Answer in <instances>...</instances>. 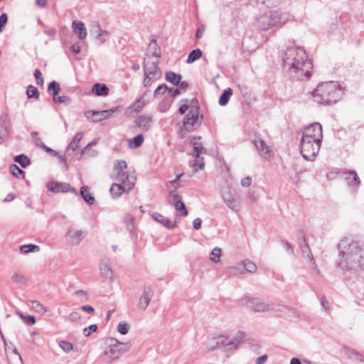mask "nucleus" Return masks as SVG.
<instances>
[{
	"label": "nucleus",
	"instance_id": "1",
	"mask_svg": "<svg viewBox=\"0 0 364 364\" xmlns=\"http://www.w3.org/2000/svg\"><path fill=\"white\" fill-rule=\"evenodd\" d=\"M284 74L292 81L307 80L311 76L312 62L301 47H287L282 56Z\"/></svg>",
	"mask_w": 364,
	"mask_h": 364
},
{
	"label": "nucleus",
	"instance_id": "2",
	"mask_svg": "<svg viewBox=\"0 0 364 364\" xmlns=\"http://www.w3.org/2000/svg\"><path fill=\"white\" fill-rule=\"evenodd\" d=\"M339 259L336 262L337 267L341 270L357 275L363 270L364 259V242L354 241L344 237L340 240L337 246Z\"/></svg>",
	"mask_w": 364,
	"mask_h": 364
},
{
	"label": "nucleus",
	"instance_id": "3",
	"mask_svg": "<svg viewBox=\"0 0 364 364\" xmlns=\"http://www.w3.org/2000/svg\"><path fill=\"white\" fill-rule=\"evenodd\" d=\"M342 95V87L336 81L321 82L312 92L314 100L321 105L334 104L341 99Z\"/></svg>",
	"mask_w": 364,
	"mask_h": 364
},
{
	"label": "nucleus",
	"instance_id": "4",
	"mask_svg": "<svg viewBox=\"0 0 364 364\" xmlns=\"http://www.w3.org/2000/svg\"><path fill=\"white\" fill-rule=\"evenodd\" d=\"M289 15L280 10H271L262 14L257 21V27L268 31L281 27L289 20Z\"/></svg>",
	"mask_w": 364,
	"mask_h": 364
},
{
	"label": "nucleus",
	"instance_id": "5",
	"mask_svg": "<svg viewBox=\"0 0 364 364\" xmlns=\"http://www.w3.org/2000/svg\"><path fill=\"white\" fill-rule=\"evenodd\" d=\"M309 138H301L300 141V152L302 156L307 161H314L318 154L321 142L316 139L309 140Z\"/></svg>",
	"mask_w": 364,
	"mask_h": 364
},
{
	"label": "nucleus",
	"instance_id": "6",
	"mask_svg": "<svg viewBox=\"0 0 364 364\" xmlns=\"http://www.w3.org/2000/svg\"><path fill=\"white\" fill-rule=\"evenodd\" d=\"M121 106H116L111 109L102 111L87 110L85 112L84 114L87 120L97 123L109 118L113 114L121 109Z\"/></svg>",
	"mask_w": 364,
	"mask_h": 364
},
{
	"label": "nucleus",
	"instance_id": "7",
	"mask_svg": "<svg viewBox=\"0 0 364 364\" xmlns=\"http://www.w3.org/2000/svg\"><path fill=\"white\" fill-rule=\"evenodd\" d=\"M199 117V107L196 106L194 109L190 110L183 121V128L178 134H182L183 130L193 132L196 129L197 122Z\"/></svg>",
	"mask_w": 364,
	"mask_h": 364
},
{
	"label": "nucleus",
	"instance_id": "8",
	"mask_svg": "<svg viewBox=\"0 0 364 364\" xmlns=\"http://www.w3.org/2000/svg\"><path fill=\"white\" fill-rule=\"evenodd\" d=\"M302 138H309V140L316 139L321 142L323 138L322 127L318 122H314L307 127Z\"/></svg>",
	"mask_w": 364,
	"mask_h": 364
},
{
	"label": "nucleus",
	"instance_id": "9",
	"mask_svg": "<svg viewBox=\"0 0 364 364\" xmlns=\"http://www.w3.org/2000/svg\"><path fill=\"white\" fill-rule=\"evenodd\" d=\"M200 139V136H194L190 144L193 147V156L195 158L196 166H198L199 169H203L204 167V163L203 162V157L200 158V153L203 150H205V148L203 144L199 141Z\"/></svg>",
	"mask_w": 364,
	"mask_h": 364
},
{
	"label": "nucleus",
	"instance_id": "10",
	"mask_svg": "<svg viewBox=\"0 0 364 364\" xmlns=\"http://www.w3.org/2000/svg\"><path fill=\"white\" fill-rule=\"evenodd\" d=\"M158 64L159 61L151 62L144 59L143 62L144 75L154 77V79L159 80L162 76V73Z\"/></svg>",
	"mask_w": 364,
	"mask_h": 364
},
{
	"label": "nucleus",
	"instance_id": "11",
	"mask_svg": "<svg viewBox=\"0 0 364 364\" xmlns=\"http://www.w3.org/2000/svg\"><path fill=\"white\" fill-rule=\"evenodd\" d=\"M215 345H214L212 347L208 348L206 350V353H209L211 351L215 350L218 348H220L223 346V348L225 350H230L233 349H237L239 346L238 341H236L235 339L228 341V343H225V339L223 336H220L216 338Z\"/></svg>",
	"mask_w": 364,
	"mask_h": 364
},
{
	"label": "nucleus",
	"instance_id": "12",
	"mask_svg": "<svg viewBox=\"0 0 364 364\" xmlns=\"http://www.w3.org/2000/svg\"><path fill=\"white\" fill-rule=\"evenodd\" d=\"M153 296V290L151 287H144L143 293L141 295L137 306L141 310H146L150 304L151 297Z\"/></svg>",
	"mask_w": 364,
	"mask_h": 364
},
{
	"label": "nucleus",
	"instance_id": "13",
	"mask_svg": "<svg viewBox=\"0 0 364 364\" xmlns=\"http://www.w3.org/2000/svg\"><path fill=\"white\" fill-rule=\"evenodd\" d=\"M134 183H128V186H124L117 183H114L110 189L109 192L114 199L120 197L124 192H129L134 187Z\"/></svg>",
	"mask_w": 364,
	"mask_h": 364
},
{
	"label": "nucleus",
	"instance_id": "14",
	"mask_svg": "<svg viewBox=\"0 0 364 364\" xmlns=\"http://www.w3.org/2000/svg\"><path fill=\"white\" fill-rule=\"evenodd\" d=\"M153 121L151 116L142 114L136 119L135 123L141 132H146L150 129Z\"/></svg>",
	"mask_w": 364,
	"mask_h": 364
},
{
	"label": "nucleus",
	"instance_id": "15",
	"mask_svg": "<svg viewBox=\"0 0 364 364\" xmlns=\"http://www.w3.org/2000/svg\"><path fill=\"white\" fill-rule=\"evenodd\" d=\"M68 242L72 245H77L83 239L82 231L70 229L66 233Z\"/></svg>",
	"mask_w": 364,
	"mask_h": 364
},
{
	"label": "nucleus",
	"instance_id": "16",
	"mask_svg": "<svg viewBox=\"0 0 364 364\" xmlns=\"http://www.w3.org/2000/svg\"><path fill=\"white\" fill-rule=\"evenodd\" d=\"M46 187L48 191L55 193H68V187H69V183L56 181H49L47 183Z\"/></svg>",
	"mask_w": 364,
	"mask_h": 364
},
{
	"label": "nucleus",
	"instance_id": "17",
	"mask_svg": "<svg viewBox=\"0 0 364 364\" xmlns=\"http://www.w3.org/2000/svg\"><path fill=\"white\" fill-rule=\"evenodd\" d=\"M72 28L79 39L83 40L86 38L87 33L83 22L79 21H73Z\"/></svg>",
	"mask_w": 364,
	"mask_h": 364
},
{
	"label": "nucleus",
	"instance_id": "18",
	"mask_svg": "<svg viewBox=\"0 0 364 364\" xmlns=\"http://www.w3.org/2000/svg\"><path fill=\"white\" fill-rule=\"evenodd\" d=\"M0 134L4 137H7L9 135L10 129V119L9 115L4 113L0 117Z\"/></svg>",
	"mask_w": 364,
	"mask_h": 364
},
{
	"label": "nucleus",
	"instance_id": "19",
	"mask_svg": "<svg viewBox=\"0 0 364 364\" xmlns=\"http://www.w3.org/2000/svg\"><path fill=\"white\" fill-rule=\"evenodd\" d=\"M152 217L154 220L162 224L164 227H166L168 229H173L177 226L176 222L172 223L168 218L164 216L163 215L159 213H154L152 215Z\"/></svg>",
	"mask_w": 364,
	"mask_h": 364
},
{
	"label": "nucleus",
	"instance_id": "20",
	"mask_svg": "<svg viewBox=\"0 0 364 364\" xmlns=\"http://www.w3.org/2000/svg\"><path fill=\"white\" fill-rule=\"evenodd\" d=\"M344 174L346 176L345 180L349 186L355 187L359 186L360 181L355 171H349L348 172H346Z\"/></svg>",
	"mask_w": 364,
	"mask_h": 364
},
{
	"label": "nucleus",
	"instance_id": "21",
	"mask_svg": "<svg viewBox=\"0 0 364 364\" xmlns=\"http://www.w3.org/2000/svg\"><path fill=\"white\" fill-rule=\"evenodd\" d=\"M96 37L95 40L99 45H102L109 37V32L105 30L101 29L99 24H97V28L95 31Z\"/></svg>",
	"mask_w": 364,
	"mask_h": 364
},
{
	"label": "nucleus",
	"instance_id": "22",
	"mask_svg": "<svg viewBox=\"0 0 364 364\" xmlns=\"http://www.w3.org/2000/svg\"><path fill=\"white\" fill-rule=\"evenodd\" d=\"M92 92L97 96H107L109 94V88L105 84L96 82L92 86Z\"/></svg>",
	"mask_w": 364,
	"mask_h": 364
},
{
	"label": "nucleus",
	"instance_id": "23",
	"mask_svg": "<svg viewBox=\"0 0 364 364\" xmlns=\"http://www.w3.org/2000/svg\"><path fill=\"white\" fill-rule=\"evenodd\" d=\"M254 144L261 156H265L270 152L269 147L266 144L263 139H255Z\"/></svg>",
	"mask_w": 364,
	"mask_h": 364
},
{
	"label": "nucleus",
	"instance_id": "24",
	"mask_svg": "<svg viewBox=\"0 0 364 364\" xmlns=\"http://www.w3.org/2000/svg\"><path fill=\"white\" fill-rule=\"evenodd\" d=\"M165 78L168 82L176 86L179 85L182 79V75L172 71H167L165 73Z\"/></svg>",
	"mask_w": 364,
	"mask_h": 364
},
{
	"label": "nucleus",
	"instance_id": "25",
	"mask_svg": "<svg viewBox=\"0 0 364 364\" xmlns=\"http://www.w3.org/2000/svg\"><path fill=\"white\" fill-rule=\"evenodd\" d=\"M222 196L224 202L228 208L235 211L238 210V205L236 202V200L231 196V194L229 193H223Z\"/></svg>",
	"mask_w": 364,
	"mask_h": 364
},
{
	"label": "nucleus",
	"instance_id": "26",
	"mask_svg": "<svg viewBox=\"0 0 364 364\" xmlns=\"http://www.w3.org/2000/svg\"><path fill=\"white\" fill-rule=\"evenodd\" d=\"M144 141V136L141 134H139L132 139H129L128 146L130 149H136L141 146Z\"/></svg>",
	"mask_w": 364,
	"mask_h": 364
},
{
	"label": "nucleus",
	"instance_id": "27",
	"mask_svg": "<svg viewBox=\"0 0 364 364\" xmlns=\"http://www.w3.org/2000/svg\"><path fill=\"white\" fill-rule=\"evenodd\" d=\"M117 343V344L112 345L110 349L105 352V354L112 360L117 359L121 355V353H119V347H121L122 343L118 341Z\"/></svg>",
	"mask_w": 364,
	"mask_h": 364
},
{
	"label": "nucleus",
	"instance_id": "28",
	"mask_svg": "<svg viewBox=\"0 0 364 364\" xmlns=\"http://www.w3.org/2000/svg\"><path fill=\"white\" fill-rule=\"evenodd\" d=\"M232 93H233V92L231 88L229 87V88L225 89L219 97V100H218L219 105L221 106L226 105L228 103L230 97L232 95Z\"/></svg>",
	"mask_w": 364,
	"mask_h": 364
},
{
	"label": "nucleus",
	"instance_id": "29",
	"mask_svg": "<svg viewBox=\"0 0 364 364\" xmlns=\"http://www.w3.org/2000/svg\"><path fill=\"white\" fill-rule=\"evenodd\" d=\"M252 309L255 312H262L269 309L268 304L259 301L257 299H252Z\"/></svg>",
	"mask_w": 364,
	"mask_h": 364
},
{
	"label": "nucleus",
	"instance_id": "30",
	"mask_svg": "<svg viewBox=\"0 0 364 364\" xmlns=\"http://www.w3.org/2000/svg\"><path fill=\"white\" fill-rule=\"evenodd\" d=\"M203 52L200 48L193 49L191 50L187 58L186 63L188 64L193 63L196 60L201 58Z\"/></svg>",
	"mask_w": 364,
	"mask_h": 364
},
{
	"label": "nucleus",
	"instance_id": "31",
	"mask_svg": "<svg viewBox=\"0 0 364 364\" xmlns=\"http://www.w3.org/2000/svg\"><path fill=\"white\" fill-rule=\"evenodd\" d=\"M83 136V133L81 132H77L75 136L73 137L71 142L69 144L67 150L72 149L73 151H76L78 149V144L82 139Z\"/></svg>",
	"mask_w": 364,
	"mask_h": 364
},
{
	"label": "nucleus",
	"instance_id": "32",
	"mask_svg": "<svg viewBox=\"0 0 364 364\" xmlns=\"http://www.w3.org/2000/svg\"><path fill=\"white\" fill-rule=\"evenodd\" d=\"M299 247H300L302 254L304 255H306V257L309 259V262L311 263H314V259L313 257V255L311 254L310 247H309L307 242H299Z\"/></svg>",
	"mask_w": 364,
	"mask_h": 364
},
{
	"label": "nucleus",
	"instance_id": "33",
	"mask_svg": "<svg viewBox=\"0 0 364 364\" xmlns=\"http://www.w3.org/2000/svg\"><path fill=\"white\" fill-rule=\"evenodd\" d=\"M80 195L82 198L90 205H92L95 201L94 196L87 192V187L83 186L80 188Z\"/></svg>",
	"mask_w": 364,
	"mask_h": 364
},
{
	"label": "nucleus",
	"instance_id": "34",
	"mask_svg": "<svg viewBox=\"0 0 364 364\" xmlns=\"http://www.w3.org/2000/svg\"><path fill=\"white\" fill-rule=\"evenodd\" d=\"M100 269L102 275L106 279H112L113 276V272L108 264L102 262L100 265Z\"/></svg>",
	"mask_w": 364,
	"mask_h": 364
},
{
	"label": "nucleus",
	"instance_id": "35",
	"mask_svg": "<svg viewBox=\"0 0 364 364\" xmlns=\"http://www.w3.org/2000/svg\"><path fill=\"white\" fill-rule=\"evenodd\" d=\"M9 171L14 177L22 178L25 177V172L15 164L10 165Z\"/></svg>",
	"mask_w": 364,
	"mask_h": 364
},
{
	"label": "nucleus",
	"instance_id": "36",
	"mask_svg": "<svg viewBox=\"0 0 364 364\" xmlns=\"http://www.w3.org/2000/svg\"><path fill=\"white\" fill-rule=\"evenodd\" d=\"M14 161L18 163L23 168H26L31 164L30 159L25 154H19L14 157Z\"/></svg>",
	"mask_w": 364,
	"mask_h": 364
},
{
	"label": "nucleus",
	"instance_id": "37",
	"mask_svg": "<svg viewBox=\"0 0 364 364\" xmlns=\"http://www.w3.org/2000/svg\"><path fill=\"white\" fill-rule=\"evenodd\" d=\"M174 205L175 209L177 211H181L180 215L181 216H186L188 214V211L185 205V203L182 201V200H176L174 203H173Z\"/></svg>",
	"mask_w": 364,
	"mask_h": 364
},
{
	"label": "nucleus",
	"instance_id": "38",
	"mask_svg": "<svg viewBox=\"0 0 364 364\" xmlns=\"http://www.w3.org/2000/svg\"><path fill=\"white\" fill-rule=\"evenodd\" d=\"M11 280L16 283V284H22V285H25L27 284L28 282V279L27 277L23 274L21 272H15L12 276H11Z\"/></svg>",
	"mask_w": 364,
	"mask_h": 364
},
{
	"label": "nucleus",
	"instance_id": "39",
	"mask_svg": "<svg viewBox=\"0 0 364 364\" xmlns=\"http://www.w3.org/2000/svg\"><path fill=\"white\" fill-rule=\"evenodd\" d=\"M60 87L58 82L55 80L51 81L48 86V92L53 96V97H56L60 92Z\"/></svg>",
	"mask_w": 364,
	"mask_h": 364
},
{
	"label": "nucleus",
	"instance_id": "40",
	"mask_svg": "<svg viewBox=\"0 0 364 364\" xmlns=\"http://www.w3.org/2000/svg\"><path fill=\"white\" fill-rule=\"evenodd\" d=\"M146 104L147 102L144 99V96H141L136 100L131 108L133 111L139 112Z\"/></svg>",
	"mask_w": 364,
	"mask_h": 364
},
{
	"label": "nucleus",
	"instance_id": "41",
	"mask_svg": "<svg viewBox=\"0 0 364 364\" xmlns=\"http://www.w3.org/2000/svg\"><path fill=\"white\" fill-rule=\"evenodd\" d=\"M127 167V164L124 160H117L114 163V170L117 172V175L124 173V170Z\"/></svg>",
	"mask_w": 364,
	"mask_h": 364
},
{
	"label": "nucleus",
	"instance_id": "42",
	"mask_svg": "<svg viewBox=\"0 0 364 364\" xmlns=\"http://www.w3.org/2000/svg\"><path fill=\"white\" fill-rule=\"evenodd\" d=\"M134 218L130 214H127L124 218V223L125 226L130 232H132L134 230Z\"/></svg>",
	"mask_w": 364,
	"mask_h": 364
},
{
	"label": "nucleus",
	"instance_id": "43",
	"mask_svg": "<svg viewBox=\"0 0 364 364\" xmlns=\"http://www.w3.org/2000/svg\"><path fill=\"white\" fill-rule=\"evenodd\" d=\"M169 90L168 85L165 83L159 85L154 92V97L158 98L164 95Z\"/></svg>",
	"mask_w": 364,
	"mask_h": 364
},
{
	"label": "nucleus",
	"instance_id": "44",
	"mask_svg": "<svg viewBox=\"0 0 364 364\" xmlns=\"http://www.w3.org/2000/svg\"><path fill=\"white\" fill-rule=\"evenodd\" d=\"M26 94H27L28 98H29V99L34 98V99L38 100L39 98V95H40L38 90L36 87H34L33 85H31L28 86L27 90H26Z\"/></svg>",
	"mask_w": 364,
	"mask_h": 364
},
{
	"label": "nucleus",
	"instance_id": "45",
	"mask_svg": "<svg viewBox=\"0 0 364 364\" xmlns=\"http://www.w3.org/2000/svg\"><path fill=\"white\" fill-rule=\"evenodd\" d=\"M39 250V247L34 244H28L21 246V251L24 254H28L30 252H33L35 251Z\"/></svg>",
	"mask_w": 364,
	"mask_h": 364
},
{
	"label": "nucleus",
	"instance_id": "46",
	"mask_svg": "<svg viewBox=\"0 0 364 364\" xmlns=\"http://www.w3.org/2000/svg\"><path fill=\"white\" fill-rule=\"evenodd\" d=\"M11 356L10 364H23L21 355L16 348L13 350V353Z\"/></svg>",
	"mask_w": 364,
	"mask_h": 364
},
{
	"label": "nucleus",
	"instance_id": "47",
	"mask_svg": "<svg viewBox=\"0 0 364 364\" xmlns=\"http://www.w3.org/2000/svg\"><path fill=\"white\" fill-rule=\"evenodd\" d=\"M245 269L250 273H255L257 271V265L249 259L242 262Z\"/></svg>",
	"mask_w": 364,
	"mask_h": 364
},
{
	"label": "nucleus",
	"instance_id": "48",
	"mask_svg": "<svg viewBox=\"0 0 364 364\" xmlns=\"http://www.w3.org/2000/svg\"><path fill=\"white\" fill-rule=\"evenodd\" d=\"M257 4H262L267 7H276L279 5L281 0H255Z\"/></svg>",
	"mask_w": 364,
	"mask_h": 364
},
{
	"label": "nucleus",
	"instance_id": "49",
	"mask_svg": "<svg viewBox=\"0 0 364 364\" xmlns=\"http://www.w3.org/2000/svg\"><path fill=\"white\" fill-rule=\"evenodd\" d=\"M222 250L219 247H215L210 255V260L213 262H218L221 256Z\"/></svg>",
	"mask_w": 364,
	"mask_h": 364
},
{
	"label": "nucleus",
	"instance_id": "50",
	"mask_svg": "<svg viewBox=\"0 0 364 364\" xmlns=\"http://www.w3.org/2000/svg\"><path fill=\"white\" fill-rule=\"evenodd\" d=\"M31 308L35 309L37 312L45 313L48 311L42 304L38 301H31Z\"/></svg>",
	"mask_w": 364,
	"mask_h": 364
},
{
	"label": "nucleus",
	"instance_id": "51",
	"mask_svg": "<svg viewBox=\"0 0 364 364\" xmlns=\"http://www.w3.org/2000/svg\"><path fill=\"white\" fill-rule=\"evenodd\" d=\"M118 181H120L119 184H123L124 186H128V183H134L133 182L129 181V176L124 172L122 174L117 175Z\"/></svg>",
	"mask_w": 364,
	"mask_h": 364
},
{
	"label": "nucleus",
	"instance_id": "52",
	"mask_svg": "<svg viewBox=\"0 0 364 364\" xmlns=\"http://www.w3.org/2000/svg\"><path fill=\"white\" fill-rule=\"evenodd\" d=\"M59 346L66 353H70L73 349V345L67 341H61L59 343Z\"/></svg>",
	"mask_w": 364,
	"mask_h": 364
},
{
	"label": "nucleus",
	"instance_id": "53",
	"mask_svg": "<svg viewBox=\"0 0 364 364\" xmlns=\"http://www.w3.org/2000/svg\"><path fill=\"white\" fill-rule=\"evenodd\" d=\"M38 135V132L36 131H33L31 133L32 141L36 146L41 148L42 144H45L41 141V139L39 138Z\"/></svg>",
	"mask_w": 364,
	"mask_h": 364
},
{
	"label": "nucleus",
	"instance_id": "54",
	"mask_svg": "<svg viewBox=\"0 0 364 364\" xmlns=\"http://www.w3.org/2000/svg\"><path fill=\"white\" fill-rule=\"evenodd\" d=\"M20 316L26 324L33 325L36 322V319L34 316H32V315L24 316L22 314H21Z\"/></svg>",
	"mask_w": 364,
	"mask_h": 364
},
{
	"label": "nucleus",
	"instance_id": "55",
	"mask_svg": "<svg viewBox=\"0 0 364 364\" xmlns=\"http://www.w3.org/2000/svg\"><path fill=\"white\" fill-rule=\"evenodd\" d=\"M33 75L36 80L37 85H38L40 86H43V83H44V79H43V75H42V73L41 72V70L39 69H36L34 70Z\"/></svg>",
	"mask_w": 364,
	"mask_h": 364
},
{
	"label": "nucleus",
	"instance_id": "56",
	"mask_svg": "<svg viewBox=\"0 0 364 364\" xmlns=\"http://www.w3.org/2000/svg\"><path fill=\"white\" fill-rule=\"evenodd\" d=\"M53 101L58 104H69L71 102V99L68 96H58L53 97Z\"/></svg>",
	"mask_w": 364,
	"mask_h": 364
},
{
	"label": "nucleus",
	"instance_id": "57",
	"mask_svg": "<svg viewBox=\"0 0 364 364\" xmlns=\"http://www.w3.org/2000/svg\"><path fill=\"white\" fill-rule=\"evenodd\" d=\"M97 329V326L96 324H91L88 327H86L83 330V334L85 337H88L91 335L92 333L95 332Z\"/></svg>",
	"mask_w": 364,
	"mask_h": 364
},
{
	"label": "nucleus",
	"instance_id": "58",
	"mask_svg": "<svg viewBox=\"0 0 364 364\" xmlns=\"http://www.w3.org/2000/svg\"><path fill=\"white\" fill-rule=\"evenodd\" d=\"M117 330L122 335H126L129 331V326L124 322L119 323L117 326Z\"/></svg>",
	"mask_w": 364,
	"mask_h": 364
},
{
	"label": "nucleus",
	"instance_id": "59",
	"mask_svg": "<svg viewBox=\"0 0 364 364\" xmlns=\"http://www.w3.org/2000/svg\"><path fill=\"white\" fill-rule=\"evenodd\" d=\"M348 356L350 358L358 360L360 362L364 363V357L359 353L358 352H356L355 350H352L349 353Z\"/></svg>",
	"mask_w": 364,
	"mask_h": 364
},
{
	"label": "nucleus",
	"instance_id": "60",
	"mask_svg": "<svg viewBox=\"0 0 364 364\" xmlns=\"http://www.w3.org/2000/svg\"><path fill=\"white\" fill-rule=\"evenodd\" d=\"M156 80H158V79H154V77L144 75L143 85L144 87H149L152 85V83L155 82Z\"/></svg>",
	"mask_w": 364,
	"mask_h": 364
},
{
	"label": "nucleus",
	"instance_id": "61",
	"mask_svg": "<svg viewBox=\"0 0 364 364\" xmlns=\"http://www.w3.org/2000/svg\"><path fill=\"white\" fill-rule=\"evenodd\" d=\"M282 244L283 245V247L286 250L287 252H288L290 255H294V247L287 241L282 240Z\"/></svg>",
	"mask_w": 364,
	"mask_h": 364
},
{
	"label": "nucleus",
	"instance_id": "62",
	"mask_svg": "<svg viewBox=\"0 0 364 364\" xmlns=\"http://www.w3.org/2000/svg\"><path fill=\"white\" fill-rule=\"evenodd\" d=\"M8 21V16L6 13H3L0 16V33L3 31Z\"/></svg>",
	"mask_w": 364,
	"mask_h": 364
},
{
	"label": "nucleus",
	"instance_id": "63",
	"mask_svg": "<svg viewBox=\"0 0 364 364\" xmlns=\"http://www.w3.org/2000/svg\"><path fill=\"white\" fill-rule=\"evenodd\" d=\"M74 294L81 298V301H87L88 300L87 294L84 290H77L74 292Z\"/></svg>",
	"mask_w": 364,
	"mask_h": 364
},
{
	"label": "nucleus",
	"instance_id": "64",
	"mask_svg": "<svg viewBox=\"0 0 364 364\" xmlns=\"http://www.w3.org/2000/svg\"><path fill=\"white\" fill-rule=\"evenodd\" d=\"M177 188L178 186L175 187L174 190L169 192V196L173 199V202H171L172 204L174 203L176 200H181L179 193L176 191Z\"/></svg>",
	"mask_w": 364,
	"mask_h": 364
}]
</instances>
